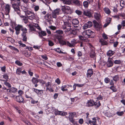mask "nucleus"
<instances>
[{
	"instance_id": "nucleus-1",
	"label": "nucleus",
	"mask_w": 125,
	"mask_h": 125,
	"mask_svg": "<svg viewBox=\"0 0 125 125\" xmlns=\"http://www.w3.org/2000/svg\"><path fill=\"white\" fill-rule=\"evenodd\" d=\"M15 29L16 31V34L18 35L20 33V30L22 31L21 35L26 34L27 32V30L26 28L23 27L21 25H18L15 27Z\"/></svg>"
},
{
	"instance_id": "nucleus-2",
	"label": "nucleus",
	"mask_w": 125,
	"mask_h": 125,
	"mask_svg": "<svg viewBox=\"0 0 125 125\" xmlns=\"http://www.w3.org/2000/svg\"><path fill=\"white\" fill-rule=\"evenodd\" d=\"M83 36H85V38H89L94 37L95 36V33L92 31L88 30L83 32Z\"/></svg>"
},
{
	"instance_id": "nucleus-3",
	"label": "nucleus",
	"mask_w": 125,
	"mask_h": 125,
	"mask_svg": "<svg viewBox=\"0 0 125 125\" xmlns=\"http://www.w3.org/2000/svg\"><path fill=\"white\" fill-rule=\"evenodd\" d=\"M64 25L62 26V28L64 30L65 32H68L71 30V24L68 21L64 22Z\"/></svg>"
},
{
	"instance_id": "nucleus-4",
	"label": "nucleus",
	"mask_w": 125,
	"mask_h": 125,
	"mask_svg": "<svg viewBox=\"0 0 125 125\" xmlns=\"http://www.w3.org/2000/svg\"><path fill=\"white\" fill-rule=\"evenodd\" d=\"M12 5L14 10L20 16L21 14L19 6H20V5L14 3H12Z\"/></svg>"
},
{
	"instance_id": "nucleus-5",
	"label": "nucleus",
	"mask_w": 125,
	"mask_h": 125,
	"mask_svg": "<svg viewBox=\"0 0 125 125\" xmlns=\"http://www.w3.org/2000/svg\"><path fill=\"white\" fill-rule=\"evenodd\" d=\"M76 115V113L75 112H72L69 113V119L71 122L73 124H75V120L74 119V116Z\"/></svg>"
},
{
	"instance_id": "nucleus-6",
	"label": "nucleus",
	"mask_w": 125,
	"mask_h": 125,
	"mask_svg": "<svg viewBox=\"0 0 125 125\" xmlns=\"http://www.w3.org/2000/svg\"><path fill=\"white\" fill-rule=\"evenodd\" d=\"M26 15L28 18L29 19L32 20L35 19V14L32 12L30 11H28Z\"/></svg>"
},
{
	"instance_id": "nucleus-7",
	"label": "nucleus",
	"mask_w": 125,
	"mask_h": 125,
	"mask_svg": "<svg viewBox=\"0 0 125 125\" xmlns=\"http://www.w3.org/2000/svg\"><path fill=\"white\" fill-rule=\"evenodd\" d=\"M5 10L6 12L5 14L9 16V14L10 10V5L8 4H6L5 7Z\"/></svg>"
},
{
	"instance_id": "nucleus-8",
	"label": "nucleus",
	"mask_w": 125,
	"mask_h": 125,
	"mask_svg": "<svg viewBox=\"0 0 125 125\" xmlns=\"http://www.w3.org/2000/svg\"><path fill=\"white\" fill-rule=\"evenodd\" d=\"M55 114L56 115H59L62 116H65L67 115V113L66 112L62 111H58V110H56Z\"/></svg>"
},
{
	"instance_id": "nucleus-9",
	"label": "nucleus",
	"mask_w": 125,
	"mask_h": 125,
	"mask_svg": "<svg viewBox=\"0 0 125 125\" xmlns=\"http://www.w3.org/2000/svg\"><path fill=\"white\" fill-rule=\"evenodd\" d=\"M16 100L17 101L20 103L24 102L23 99L21 95L17 96L16 98Z\"/></svg>"
},
{
	"instance_id": "nucleus-10",
	"label": "nucleus",
	"mask_w": 125,
	"mask_h": 125,
	"mask_svg": "<svg viewBox=\"0 0 125 125\" xmlns=\"http://www.w3.org/2000/svg\"><path fill=\"white\" fill-rule=\"evenodd\" d=\"M79 23V21L76 19H73L72 21V24L75 27L77 28L78 27L77 25H78Z\"/></svg>"
},
{
	"instance_id": "nucleus-11",
	"label": "nucleus",
	"mask_w": 125,
	"mask_h": 125,
	"mask_svg": "<svg viewBox=\"0 0 125 125\" xmlns=\"http://www.w3.org/2000/svg\"><path fill=\"white\" fill-rule=\"evenodd\" d=\"M74 39H73L71 41V43H70L69 42L67 41V44L70 47H72L75 45V44L76 43Z\"/></svg>"
},
{
	"instance_id": "nucleus-12",
	"label": "nucleus",
	"mask_w": 125,
	"mask_h": 125,
	"mask_svg": "<svg viewBox=\"0 0 125 125\" xmlns=\"http://www.w3.org/2000/svg\"><path fill=\"white\" fill-rule=\"evenodd\" d=\"M92 119L93 121H92L90 120L88 122H86V123L88 125L89 124H90L91 125L93 124V125H97L96 118L95 117L94 118Z\"/></svg>"
},
{
	"instance_id": "nucleus-13",
	"label": "nucleus",
	"mask_w": 125,
	"mask_h": 125,
	"mask_svg": "<svg viewBox=\"0 0 125 125\" xmlns=\"http://www.w3.org/2000/svg\"><path fill=\"white\" fill-rule=\"evenodd\" d=\"M94 104V102L92 100H88L86 103V106L88 107L93 106Z\"/></svg>"
},
{
	"instance_id": "nucleus-14",
	"label": "nucleus",
	"mask_w": 125,
	"mask_h": 125,
	"mask_svg": "<svg viewBox=\"0 0 125 125\" xmlns=\"http://www.w3.org/2000/svg\"><path fill=\"white\" fill-rule=\"evenodd\" d=\"M112 59L110 58H109L108 60V61L107 62V66L108 67H112L113 66V63L111 61Z\"/></svg>"
},
{
	"instance_id": "nucleus-15",
	"label": "nucleus",
	"mask_w": 125,
	"mask_h": 125,
	"mask_svg": "<svg viewBox=\"0 0 125 125\" xmlns=\"http://www.w3.org/2000/svg\"><path fill=\"white\" fill-rule=\"evenodd\" d=\"M83 14L85 16L90 17L92 16V14L90 11L89 10H86L83 11Z\"/></svg>"
},
{
	"instance_id": "nucleus-16",
	"label": "nucleus",
	"mask_w": 125,
	"mask_h": 125,
	"mask_svg": "<svg viewBox=\"0 0 125 125\" xmlns=\"http://www.w3.org/2000/svg\"><path fill=\"white\" fill-rule=\"evenodd\" d=\"M93 70L91 69H90L87 70V77H90L93 75Z\"/></svg>"
},
{
	"instance_id": "nucleus-17",
	"label": "nucleus",
	"mask_w": 125,
	"mask_h": 125,
	"mask_svg": "<svg viewBox=\"0 0 125 125\" xmlns=\"http://www.w3.org/2000/svg\"><path fill=\"white\" fill-rule=\"evenodd\" d=\"M39 36L41 38H42V36H45L46 35V33L44 31H41V32H38Z\"/></svg>"
},
{
	"instance_id": "nucleus-18",
	"label": "nucleus",
	"mask_w": 125,
	"mask_h": 125,
	"mask_svg": "<svg viewBox=\"0 0 125 125\" xmlns=\"http://www.w3.org/2000/svg\"><path fill=\"white\" fill-rule=\"evenodd\" d=\"M93 22L94 26L95 28H101L102 27L101 25L99 24L95 20H94Z\"/></svg>"
},
{
	"instance_id": "nucleus-19",
	"label": "nucleus",
	"mask_w": 125,
	"mask_h": 125,
	"mask_svg": "<svg viewBox=\"0 0 125 125\" xmlns=\"http://www.w3.org/2000/svg\"><path fill=\"white\" fill-rule=\"evenodd\" d=\"M77 33V32L76 29L72 30V31L71 32L70 36H72L73 37H74L76 35Z\"/></svg>"
},
{
	"instance_id": "nucleus-20",
	"label": "nucleus",
	"mask_w": 125,
	"mask_h": 125,
	"mask_svg": "<svg viewBox=\"0 0 125 125\" xmlns=\"http://www.w3.org/2000/svg\"><path fill=\"white\" fill-rule=\"evenodd\" d=\"M33 89H34L33 91L38 94H40L43 93V91L42 90H39L35 88H33Z\"/></svg>"
},
{
	"instance_id": "nucleus-21",
	"label": "nucleus",
	"mask_w": 125,
	"mask_h": 125,
	"mask_svg": "<svg viewBox=\"0 0 125 125\" xmlns=\"http://www.w3.org/2000/svg\"><path fill=\"white\" fill-rule=\"evenodd\" d=\"M99 42L102 45H107L108 44V43L106 41L103 39L100 40Z\"/></svg>"
},
{
	"instance_id": "nucleus-22",
	"label": "nucleus",
	"mask_w": 125,
	"mask_h": 125,
	"mask_svg": "<svg viewBox=\"0 0 125 125\" xmlns=\"http://www.w3.org/2000/svg\"><path fill=\"white\" fill-rule=\"evenodd\" d=\"M32 83L34 84L37 83L39 82V79L35 77H33L31 80Z\"/></svg>"
},
{
	"instance_id": "nucleus-23",
	"label": "nucleus",
	"mask_w": 125,
	"mask_h": 125,
	"mask_svg": "<svg viewBox=\"0 0 125 125\" xmlns=\"http://www.w3.org/2000/svg\"><path fill=\"white\" fill-rule=\"evenodd\" d=\"M73 2L75 5L78 6H80L81 5L80 1L78 0H73Z\"/></svg>"
},
{
	"instance_id": "nucleus-24",
	"label": "nucleus",
	"mask_w": 125,
	"mask_h": 125,
	"mask_svg": "<svg viewBox=\"0 0 125 125\" xmlns=\"http://www.w3.org/2000/svg\"><path fill=\"white\" fill-rule=\"evenodd\" d=\"M21 9L25 13V14H26L28 11H30L28 10L27 8L24 6H22L21 7Z\"/></svg>"
},
{
	"instance_id": "nucleus-25",
	"label": "nucleus",
	"mask_w": 125,
	"mask_h": 125,
	"mask_svg": "<svg viewBox=\"0 0 125 125\" xmlns=\"http://www.w3.org/2000/svg\"><path fill=\"white\" fill-rule=\"evenodd\" d=\"M94 16L95 19L97 20H99L101 17V15L98 13H95L94 15Z\"/></svg>"
},
{
	"instance_id": "nucleus-26",
	"label": "nucleus",
	"mask_w": 125,
	"mask_h": 125,
	"mask_svg": "<svg viewBox=\"0 0 125 125\" xmlns=\"http://www.w3.org/2000/svg\"><path fill=\"white\" fill-rule=\"evenodd\" d=\"M62 1L65 4L69 5L71 3V0H62Z\"/></svg>"
},
{
	"instance_id": "nucleus-27",
	"label": "nucleus",
	"mask_w": 125,
	"mask_h": 125,
	"mask_svg": "<svg viewBox=\"0 0 125 125\" xmlns=\"http://www.w3.org/2000/svg\"><path fill=\"white\" fill-rule=\"evenodd\" d=\"M59 43L61 45H65L67 44V42H66L65 41L62 40L59 41Z\"/></svg>"
},
{
	"instance_id": "nucleus-28",
	"label": "nucleus",
	"mask_w": 125,
	"mask_h": 125,
	"mask_svg": "<svg viewBox=\"0 0 125 125\" xmlns=\"http://www.w3.org/2000/svg\"><path fill=\"white\" fill-rule=\"evenodd\" d=\"M90 57L92 58H94L95 56V53L94 51L92 50L90 54Z\"/></svg>"
},
{
	"instance_id": "nucleus-29",
	"label": "nucleus",
	"mask_w": 125,
	"mask_h": 125,
	"mask_svg": "<svg viewBox=\"0 0 125 125\" xmlns=\"http://www.w3.org/2000/svg\"><path fill=\"white\" fill-rule=\"evenodd\" d=\"M111 77L113 78V80L115 82H116L119 80V75H115L114 76H111Z\"/></svg>"
},
{
	"instance_id": "nucleus-30",
	"label": "nucleus",
	"mask_w": 125,
	"mask_h": 125,
	"mask_svg": "<svg viewBox=\"0 0 125 125\" xmlns=\"http://www.w3.org/2000/svg\"><path fill=\"white\" fill-rule=\"evenodd\" d=\"M28 26L29 27L31 31H35V29L34 25H31V24H29Z\"/></svg>"
},
{
	"instance_id": "nucleus-31",
	"label": "nucleus",
	"mask_w": 125,
	"mask_h": 125,
	"mask_svg": "<svg viewBox=\"0 0 125 125\" xmlns=\"http://www.w3.org/2000/svg\"><path fill=\"white\" fill-rule=\"evenodd\" d=\"M94 105L95 106L97 107H99L101 105V104L100 101L99 100L96 101L95 102H94Z\"/></svg>"
},
{
	"instance_id": "nucleus-32",
	"label": "nucleus",
	"mask_w": 125,
	"mask_h": 125,
	"mask_svg": "<svg viewBox=\"0 0 125 125\" xmlns=\"http://www.w3.org/2000/svg\"><path fill=\"white\" fill-rule=\"evenodd\" d=\"M22 38V40L23 41L26 42L27 41V37L26 36V34L21 35Z\"/></svg>"
},
{
	"instance_id": "nucleus-33",
	"label": "nucleus",
	"mask_w": 125,
	"mask_h": 125,
	"mask_svg": "<svg viewBox=\"0 0 125 125\" xmlns=\"http://www.w3.org/2000/svg\"><path fill=\"white\" fill-rule=\"evenodd\" d=\"M60 11V9H57L54 11L53 14L54 15H58Z\"/></svg>"
},
{
	"instance_id": "nucleus-34",
	"label": "nucleus",
	"mask_w": 125,
	"mask_h": 125,
	"mask_svg": "<svg viewBox=\"0 0 125 125\" xmlns=\"http://www.w3.org/2000/svg\"><path fill=\"white\" fill-rule=\"evenodd\" d=\"M46 91H48V89L51 87V83L50 82H48L46 84Z\"/></svg>"
},
{
	"instance_id": "nucleus-35",
	"label": "nucleus",
	"mask_w": 125,
	"mask_h": 125,
	"mask_svg": "<svg viewBox=\"0 0 125 125\" xmlns=\"http://www.w3.org/2000/svg\"><path fill=\"white\" fill-rule=\"evenodd\" d=\"M79 39L82 41H84L86 40L85 37L84 36H82L81 35H79L78 36Z\"/></svg>"
},
{
	"instance_id": "nucleus-36",
	"label": "nucleus",
	"mask_w": 125,
	"mask_h": 125,
	"mask_svg": "<svg viewBox=\"0 0 125 125\" xmlns=\"http://www.w3.org/2000/svg\"><path fill=\"white\" fill-rule=\"evenodd\" d=\"M114 52L112 51L109 50L107 52V55L109 56H112L114 53Z\"/></svg>"
},
{
	"instance_id": "nucleus-37",
	"label": "nucleus",
	"mask_w": 125,
	"mask_h": 125,
	"mask_svg": "<svg viewBox=\"0 0 125 125\" xmlns=\"http://www.w3.org/2000/svg\"><path fill=\"white\" fill-rule=\"evenodd\" d=\"M88 5L89 3L87 1H85L83 2V5L85 8H87Z\"/></svg>"
},
{
	"instance_id": "nucleus-38",
	"label": "nucleus",
	"mask_w": 125,
	"mask_h": 125,
	"mask_svg": "<svg viewBox=\"0 0 125 125\" xmlns=\"http://www.w3.org/2000/svg\"><path fill=\"white\" fill-rule=\"evenodd\" d=\"M104 10L105 13L106 14H109L110 13V11L109 9L107 8H105L104 9Z\"/></svg>"
},
{
	"instance_id": "nucleus-39",
	"label": "nucleus",
	"mask_w": 125,
	"mask_h": 125,
	"mask_svg": "<svg viewBox=\"0 0 125 125\" xmlns=\"http://www.w3.org/2000/svg\"><path fill=\"white\" fill-rule=\"evenodd\" d=\"M46 19L48 20L51 18V15L49 14H47L45 16Z\"/></svg>"
},
{
	"instance_id": "nucleus-40",
	"label": "nucleus",
	"mask_w": 125,
	"mask_h": 125,
	"mask_svg": "<svg viewBox=\"0 0 125 125\" xmlns=\"http://www.w3.org/2000/svg\"><path fill=\"white\" fill-rule=\"evenodd\" d=\"M7 81H5L4 82V84L8 86L9 88H11V84L7 82Z\"/></svg>"
},
{
	"instance_id": "nucleus-41",
	"label": "nucleus",
	"mask_w": 125,
	"mask_h": 125,
	"mask_svg": "<svg viewBox=\"0 0 125 125\" xmlns=\"http://www.w3.org/2000/svg\"><path fill=\"white\" fill-rule=\"evenodd\" d=\"M48 41V42L49 46H52L54 45V43L51 40H49Z\"/></svg>"
},
{
	"instance_id": "nucleus-42",
	"label": "nucleus",
	"mask_w": 125,
	"mask_h": 125,
	"mask_svg": "<svg viewBox=\"0 0 125 125\" xmlns=\"http://www.w3.org/2000/svg\"><path fill=\"white\" fill-rule=\"evenodd\" d=\"M15 63L17 65L20 66H21L22 65V64L21 62L17 60L15 62Z\"/></svg>"
},
{
	"instance_id": "nucleus-43",
	"label": "nucleus",
	"mask_w": 125,
	"mask_h": 125,
	"mask_svg": "<svg viewBox=\"0 0 125 125\" xmlns=\"http://www.w3.org/2000/svg\"><path fill=\"white\" fill-rule=\"evenodd\" d=\"M110 89L113 90V92H115L117 91V89L115 88L114 86H111Z\"/></svg>"
},
{
	"instance_id": "nucleus-44",
	"label": "nucleus",
	"mask_w": 125,
	"mask_h": 125,
	"mask_svg": "<svg viewBox=\"0 0 125 125\" xmlns=\"http://www.w3.org/2000/svg\"><path fill=\"white\" fill-rule=\"evenodd\" d=\"M3 77L6 80L5 81H7L9 79V76L7 74H4Z\"/></svg>"
},
{
	"instance_id": "nucleus-45",
	"label": "nucleus",
	"mask_w": 125,
	"mask_h": 125,
	"mask_svg": "<svg viewBox=\"0 0 125 125\" xmlns=\"http://www.w3.org/2000/svg\"><path fill=\"white\" fill-rule=\"evenodd\" d=\"M114 62L115 64H119L121 63V62L119 60H116L114 61Z\"/></svg>"
},
{
	"instance_id": "nucleus-46",
	"label": "nucleus",
	"mask_w": 125,
	"mask_h": 125,
	"mask_svg": "<svg viewBox=\"0 0 125 125\" xmlns=\"http://www.w3.org/2000/svg\"><path fill=\"white\" fill-rule=\"evenodd\" d=\"M104 81L106 83H108L110 82V79H109L108 77H106L105 78Z\"/></svg>"
},
{
	"instance_id": "nucleus-47",
	"label": "nucleus",
	"mask_w": 125,
	"mask_h": 125,
	"mask_svg": "<svg viewBox=\"0 0 125 125\" xmlns=\"http://www.w3.org/2000/svg\"><path fill=\"white\" fill-rule=\"evenodd\" d=\"M86 24L89 28L91 27L92 25V22L90 21L88 22Z\"/></svg>"
},
{
	"instance_id": "nucleus-48",
	"label": "nucleus",
	"mask_w": 125,
	"mask_h": 125,
	"mask_svg": "<svg viewBox=\"0 0 125 125\" xmlns=\"http://www.w3.org/2000/svg\"><path fill=\"white\" fill-rule=\"evenodd\" d=\"M51 111L52 112H53L54 111V113L56 111V110H57L55 108L53 107H51L50 108Z\"/></svg>"
},
{
	"instance_id": "nucleus-49",
	"label": "nucleus",
	"mask_w": 125,
	"mask_h": 125,
	"mask_svg": "<svg viewBox=\"0 0 125 125\" xmlns=\"http://www.w3.org/2000/svg\"><path fill=\"white\" fill-rule=\"evenodd\" d=\"M17 89L16 88L14 87H12L11 89V92L14 93L16 91Z\"/></svg>"
},
{
	"instance_id": "nucleus-50",
	"label": "nucleus",
	"mask_w": 125,
	"mask_h": 125,
	"mask_svg": "<svg viewBox=\"0 0 125 125\" xmlns=\"http://www.w3.org/2000/svg\"><path fill=\"white\" fill-rule=\"evenodd\" d=\"M75 12L79 15H81L82 14V12L81 11L77 10L75 11Z\"/></svg>"
},
{
	"instance_id": "nucleus-51",
	"label": "nucleus",
	"mask_w": 125,
	"mask_h": 125,
	"mask_svg": "<svg viewBox=\"0 0 125 125\" xmlns=\"http://www.w3.org/2000/svg\"><path fill=\"white\" fill-rule=\"evenodd\" d=\"M21 69H17L16 70V73L18 74H20L21 73Z\"/></svg>"
},
{
	"instance_id": "nucleus-52",
	"label": "nucleus",
	"mask_w": 125,
	"mask_h": 125,
	"mask_svg": "<svg viewBox=\"0 0 125 125\" xmlns=\"http://www.w3.org/2000/svg\"><path fill=\"white\" fill-rule=\"evenodd\" d=\"M114 46L115 48L117 47V46L118 45L119 42H118L116 41L115 42H114Z\"/></svg>"
},
{
	"instance_id": "nucleus-53",
	"label": "nucleus",
	"mask_w": 125,
	"mask_h": 125,
	"mask_svg": "<svg viewBox=\"0 0 125 125\" xmlns=\"http://www.w3.org/2000/svg\"><path fill=\"white\" fill-rule=\"evenodd\" d=\"M57 52L60 53L61 52V51L60 50V48H58L56 49H54Z\"/></svg>"
},
{
	"instance_id": "nucleus-54",
	"label": "nucleus",
	"mask_w": 125,
	"mask_h": 125,
	"mask_svg": "<svg viewBox=\"0 0 125 125\" xmlns=\"http://www.w3.org/2000/svg\"><path fill=\"white\" fill-rule=\"evenodd\" d=\"M103 38L105 40L107 39L108 38L107 35L104 33H103Z\"/></svg>"
},
{
	"instance_id": "nucleus-55",
	"label": "nucleus",
	"mask_w": 125,
	"mask_h": 125,
	"mask_svg": "<svg viewBox=\"0 0 125 125\" xmlns=\"http://www.w3.org/2000/svg\"><path fill=\"white\" fill-rule=\"evenodd\" d=\"M35 28H36L38 29L39 30H41V28H40L39 25L37 24H36L35 25H34Z\"/></svg>"
},
{
	"instance_id": "nucleus-56",
	"label": "nucleus",
	"mask_w": 125,
	"mask_h": 125,
	"mask_svg": "<svg viewBox=\"0 0 125 125\" xmlns=\"http://www.w3.org/2000/svg\"><path fill=\"white\" fill-rule=\"evenodd\" d=\"M32 100L31 101V104H34L35 103H38V101H35L34 100H33V99H32Z\"/></svg>"
},
{
	"instance_id": "nucleus-57",
	"label": "nucleus",
	"mask_w": 125,
	"mask_h": 125,
	"mask_svg": "<svg viewBox=\"0 0 125 125\" xmlns=\"http://www.w3.org/2000/svg\"><path fill=\"white\" fill-rule=\"evenodd\" d=\"M59 95L58 93H55L53 95V97L54 99H56L58 97Z\"/></svg>"
},
{
	"instance_id": "nucleus-58",
	"label": "nucleus",
	"mask_w": 125,
	"mask_h": 125,
	"mask_svg": "<svg viewBox=\"0 0 125 125\" xmlns=\"http://www.w3.org/2000/svg\"><path fill=\"white\" fill-rule=\"evenodd\" d=\"M55 82L58 84H60V81L59 78H57L55 80Z\"/></svg>"
},
{
	"instance_id": "nucleus-59",
	"label": "nucleus",
	"mask_w": 125,
	"mask_h": 125,
	"mask_svg": "<svg viewBox=\"0 0 125 125\" xmlns=\"http://www.w3.org/2000/svg\"><path fill=\"white\" fill-rule=\"evenodd\" d=\"M88 28L89 27H88V26L87 24L86 23H85L84 24L83 26V28L84 29H86Z\"/></svg>"
},
{
	"instance_id": "nucleus-60",
	"label": "nucleus",
	"mask_w": 125,
	"mask_h": 125,
	"mask_svg": "<svg viewBox=\"0 0 125 125\" xmlns=\"http://www.w3.org/2000/svg\"><path fill=\"white\" fill-rule=\"evenodd\" d=\"M39 7L38 6H35L34 7V10L35 11H38L39 9Z\"/></svg>"
},
{
	"instance_id": "nucleus-61",
	"label": "nucleus",
	"mask_w": 125,
	"mask_h": 125,
	"mask_svg": "<svg viewBox=\"0 0 125 125\" xmlns=\"http://www.w3.org/2000/svg\"><path fill=\"white\" fill-rule=\"evenodd\" d=\"M56 32L57 33L60 34H62L63 33V31H62L60 30H59L58 31H56Z\"/></svg>"
},
{
	"instance_id": "nucleus-62",
	"label": "nucleus",
	"mask_w": 125,
	"mask_h": 125,
	"mask_svg": "<svg viewBox=\"0 0 125 125\" xmlns=\"http://www.w3.org/2000/svg\"><path fill=\"white\" fill-rule=\"evenodd\" d=\"M41 56L42 58L45 60H46L48 59V58L46 55H42Z\"/></svg>"
},
{
	"instance_id": "nucleus-63",
	"label": "nucleus",
	"mask_w": 125,
	"mask_h": 125,
	"mask_svg": "<svg viewBox=\"0 0 125 125\" xmlns=\"http://www.w3.org/2000/svg\"><path fill=\"white\" fill-rule=\"evenodd\" d=\"M1 70L3 72H5L6 71V67L5 66H4L1 67Z\"/></svg>"
},
{
	"instance_id": "nucleus-64",
	"label": "nucleus",
	"mask_w": 125,
	"mask_h": 125,
	"mask_svg": "<svg viewBox=\"0 0 125 125\" xmlns=\"http://www.w3.org/2000/svg\"><path fill=\"white\" fill-rule=\"evenodd\" d=\"M122 25L123 27L125 26V20H123L121 22Z\"/></svg>"
}]
</instances>
